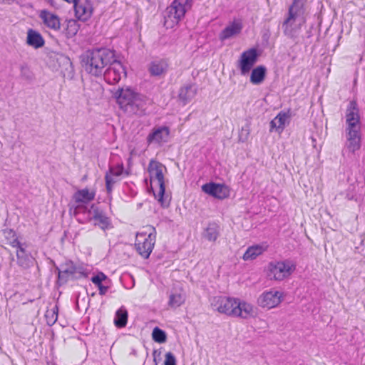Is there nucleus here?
Returning <instances> with one entry per match:
<instances>
[{
  "instance_id": "7ed1b4c3",
  "label": "nucleus",
  "mask_w": 365,
  "mask_h": 365,
  "mask_svg": "<svg viewBox=\"0 0 365 365\" xmlns=\"http://www.w3.org/2000/svg\"><path fill=\"white\" fill-rule=\"evenodd\" d=\"M296 264L289 259H275L269 262L264 272L267 278L276 282L285 281L291 277L296 271Z\"/></svg>"
},
{
  "instance_id": "5701e85b",
  "label": "nucleus",
  "mask_w": 365,
  "mask_h": 365,
  "mask_svg": "<svg viewBox=\"0 0 365 365\" xmlns=\"http://www.w3.org/2000/svg\"><path fill=\"white\" fill-rule=\"evenodd\" d=\"M123 168L120 165L110 170L106 175V189L108 192H111L113 185L117 181L118 178L122 174Z\"/></svg>"
},
{
  "instance_id": "4c0bfd02",
  "label": "nucleus",
  "mask_w": 365,
  "mask_h": 365,
  "mask_svg": "<svg viewBox=\"0 0 365 365\" xmlns=\"http://www.w3.org/2000/svg\"><path fill=\"white\" fill-rule=\"evenodd\" d=\"M165 365H176V360L175 356L170 352H168L165 356Z\"/></svg>"
},
{
  "instance_id": "393cba45",
  "label": "nucleus",
  "mask_w": 365,
  "mask_h": 365,
  "mask_svg": "<svg viewBox=\"0 0 365 365\" xmlns=\"http://www.w3.org/2000/svg\"><path fill=\"white\" fill-rule=\"evenodd\" d=\"M94 197L95 192L93 190L85 188L77 191L73 195V199L76 202L88 203L93 200Z\"/></svg>"
},
{
  "instance_id": "58836bf2",
  "label": "nucleus",
  "mask_w": 365,
  "mask_h": 365,
  "mask_svg": "<svg viewBox=\"0 0 365 365\" xmlns=\"http://www.w3.org/2000/svg\"><path fill=\"white\" fill-rule=\"evenodd\" d=\"M98 287L101 294H104L108 289V287L103 286L102 284H99Z\"/></svg>"
},
{
  "instance_id": "4be33fe9",
  "label": "nucleus",
  "mask_w": 365,
  "mask_h": 365,
  "mask_svg": "<svg viewBox=\"0 0 365 365\" xmlns=\"http://www.w3.org/2000/svg\"><path fill=\"white\" fill-rule=\"evenodd\" d=\"M63 26V28L60 31L67 38L75 36L79 29L78 24L73 19L66 20Z\"/></svg>"
},
{
  "instance_id": "423d86ee",
  "label": "nucleus",
  "mask_w": 365,
  "mask_h": 365,
  "mask_svg": "<svg viewBox=\"0 0 365 365\" xmlns=\"http://www.w3.org/2000/svg\"><path fill=\"white\" fill-rule=\"evenodd\" d=\"M192 0H174L167 9L164 24L167 29H173L178 24L185 13L191 8Z\"/></svg>"
},
{
  "instance_id": "7c9ffc66",
  "label": "nucleus",
  "mask_w": 365,
  "mask_h": 365,
  "mask_svg": "<svg viewBox=\"0 0 365 365\" xmlns=\"http://www.w3.org/2000/svg\"><path fill=\"white\" fill-rule=\"evenodd\" d=\"M219 236V231L215 225H210L205 230V237L210 242H215Z\"/></svg>"
},
{
  "instance_id": "a211bd4d",
  "label": "nucleus",
  "mask_w": 365,
  "mask_h": 365,
  "mask_svg": "<svg viewBox=\"0 0 365 365\" xmlns=\"http://www.w3.org/2000/svg\"><path fill=\"white\" fill-rule=\"evenodd\" d=\"M268 250L266 243L255 244L250 246L244 253L242 259L244 261H252L262 255Z\"/></svg>"
},
{
  "instance_id": "2f4dec72",
  "label": "nucleus",
  "mask_w": 365,
  "mask_h": 365,
  "mask_svg": "<svg viewBox=\"0 0 365 365\" xmlns=\"http://www.w3.org/2000/svg\"><path fill=\"white\" fill-rule=\"evenodd\" d=\"M185 302V295L182 293H174L170 297L169 304L173 307H178Z\"/></svg>"
},
{
  "instance_id": "4468645a",
  "label": "nucleus",
  "mask_w": 365,
  "mask_h": 365,
  "mask_svg": "<svg viewBox=\"0 0 365 365\" xmlns=\"http://www.w3.org/2000/svg\"><path fill=\"white\" fill-rule=\"evenodd\" d=\"M73 3L75 16L78 20L85 21L91 17L94 7L91 0H75Z\"/></svg>"
},
{
  "instance_id": "9d476101",
  "label": "nucleus",
  "mask_w": 365,
  "mask_h": 365,
  "mask_svg": "<svg viewBox=\"0 0 365 365\" xmlns=\"http://www.w3.org/2000/svg\"><path fill=\"white\" fill-rule=\"evenodd\" d=\"M237 299L232 297H218L215 302L217 312L228 317H236Z\"/></svg>"
},
{
  "instance_id": "f8f14e48",
  "label": "nucleus",
  "mask_w": 365,
  "mask_h": 365,
  "mask_svg": "<svg viewBox=\"0 0 365 365\" xmlns=\"http://www.w3.org/2000/svg\"><path fill=\"white\" fill-rule=\"evenodd\" d=\"M108 64L110 66L105 73V78L109 83H116L123 78H125V68L119 61L114 58Z\"/></svg>"
},
{
  "instance_id": "bb28decb",
  "label": "nucleus",
  "mask_w": 365,
  "mask_h": 365,
  "mask_svg": "<svg viewBox=\"0 0 365 365\" xmlns=\"http://www.w3.org/2000/svg\"><path fill=\"white\" fill-rule=\"evenodd\" d=\"M27 43L35 48L42 47L44 44V40L41 35L34 30H29L27 33Z\"/></svg>"
},
{
  "instance_id": "6ab92c4d",
  "label": "nucleus",
  "mask_w": 365,
  "mask_h": 365,
  "mask_svg": "<svg viewBox=\"0 0 365 365\" xmlns=\"http://www.w3.org/2000/svg\"><path fill=\"white\" fill-rule=\"evenodd\" d=\"M290 115L288 113H279L271 122H270V131L274 130L279 134H281L289 124Z\"/></svg>"
},
{
  "instance_id": "72a5a7b5",
  "label": "nucleus",
  "mask_w": 365,
  "mask_h": 365,
  "mask_svg": "<svg viewBox=\"0 0 365 365\" xmlns=\"http://www.w3.org/2000/svg\"><path fill=\"white\" fill-rule=\"evenodd\" d=\"M152 336L154 341L159 343H163L166 340L165 333L158 328H155L153 329Z\"/></svg>"
},
{
  "instance_id": "c756f323",
  "label": "nucleus",
  "mask_w": 365,
  "mask_h": 365,
  "mask_svg": "<svg viewBox=\"0 0 365 365\" xmlns=\"http://www.w3.org/2000/svg\"><path fill=\"white\" fill-rule=\"evenodd\" d=\"M146 102L147 99L145 96L137 93L133 101L134 110L131 113H137L138 111L143 110Z\"/></svg>"
},
{
  "instance_id": "cd10ccee",
  "label": "nucleus",
  "mask_w": 365,
  "mask_h": 365,
  "mask_svg": "<svg viewBox=\"0 0 365 365\" xmlns=\"http://www.w3.org/2000/svg\"><path fill=\"white\" fill-rule=\"evenodd\" d=\"M77 272L81 273L72 262H66L63 267V270L58 272V279L65 282L68 275H73Z\"/></svg>"
},
{
  "instance_id": "473e14b6",
  "label": "nucleus",
  "mask_w": 365,
  "mask_h": 365,
  "mask_svg": "<svg viewBox=\"0 0 365 365\" xmlns=\"http://www.w3.org/2000/svg\"><path fill=\"white\" fill-rule=\"evenodd\" d=\"M127 312L123 309H119L116 313L115 325L120 327H124L127 322Z\"/></svg>"
},
{
  "instance_id": "f704fd0d",
  "label": "nucleus",
  "mask_w": 365,
  "mask_h": 365,
  "mask_svg": "<svg viewBox=\"0 0 365 365\" xmlns=\"http://www.w3.org/2000/svg\"><path fill=\"white\" fill-rule=\"evenodd\" d=\"M180 98L187 101L193 97V92L189 87L182 88L179 94Z\"/></svg>"
},
{
  "instance_id": "f257e3e1",
  "label": "nucleus",
  "mask_w": 365,
  "mask_h": 365,
  "mask_svg": "<svg viewBox=\"0 0 365 365\" xmlns=\"http://www.w3.org/2000/svg\"><path fill=\"white\" fill-rule=\"evenodd\" d=\"M346 148L354 153L361 146V123L359 109L356 100L349 101L346 109Z\"/></svg>"
},
{
  "instance_id": "e433bc0d",
  "label": "nucleus",
  "mask_w": 365,
  "mask_h": 365,
  "mask_svg": "<svg viewBox=\"0 0 365 365\" xmlns=\"http://www.w3.org/2000/svg\"><path fill=\"white\" fill-rule=\"evenodd\" d=\"M106 276L103 273L100 272L97 275H96L93 277H92L91 281L95 284L98 286L99 284H101V282L103 281L106 280Z\"/></svg>"
},
{
  "instance_id": "39448f33",
  "label": "nucleus",
  "mask_w": 365,
  "mask_h": 365,
  "mask_svg": "<svg viewBox=\"0 0 365 365\" xmlns=\"http://www.w3.org/2000/svg\"><path fill=\"white\" fill-rule=\"evenodd\" d=\"M156 231L150 225L143 227L136 235L135 247L138 253L144 258H148L155 242Z\"/></svg>"
},
{
  "instance_id": "6e6552de",
  "label": "nucleus",
  "mask_w": 365,
  "mask_h": 365,
  "mask_svg": "<svg viewBox=\"0 0 365 365\" xmlns=\"http://www.w3.org/2000/svg\"><path fill=\"white\" fill-rule=\"evenodd\" d=\"M284 293L276 289H269L262 292L257 299V304L264 309H272L282 302Z\"/></svg>"
},
{
  "instance_id": "ddd939ff",
  "label": "nucleus",
  "mask_w": 365,
  "mask_h": 365,
  "mask_svg": "<svg viewBox=\"0 0 365 365\" xmlns=\"http://www.w3.org/2000/svg\"><path fill=\"white\" fill-rule=\"evenodd\" d=\"M258 56L259 54L255 48L248 49L241 54L238 60V67L241 74L246 75L250 71L257 62Z\"/></svg>"
},
{
  "instance_id": "412c9836",
  "label": "nucleus",
  "mask_w": 365,
  "mask_h": 365,
  "mask_svg": "<svg viewBox=\"0 0 365 365\" xmlns=\"http://www.w3.org/2000/svg\"><path fill=\"white\" fill-rule=\"evenodd\" d=\"M169 130L167 128H161L155 129L153 133L149 135L148 141L149 143H155L161 144L165 143L169 139Z\"/></svg>"
},
{
  "instance_id": "2eb2a0df",
  "label": "nucleus",
  "mask_w": 365,
  "mask_h": 365,
  "mask_svg": "<svg viewBox=\"0 0 365 365\" xmlns=\"http://www.w3.org/2000/svg\"><path fill=\"white\" fill-rule=\"evenodd\" d=\"M43 25L53 31H60L61 29V19L54 12L48 10H41L38 14Z\"/></svg>"
},
{
  "instance_id": "ea45409f",
  "label": "nucleus",
  "mask_w": 365,
  "mask_h": 365,
  "mask_svg": "<svg viewBox=\"0 0 365 365\" xmlns=\"http://www.w3.org/2000/svg\"><path fill=\"white\" fill-rule=\"evenodd\" d=\"M14 1V0H0V2L1 1H8V2H9V1Z\"/></svg>"
},
{
  "instance_id": "0eeeda50",
  "label": "nucleus",
  "mask_w": 365,
  "mask_h": 365,
  "mask_svg": "<svg viewBox=\"0 0 365 365\" xmlns=\"http://www.w3.org/2000/svg\"><path fill=\"white\" fill-rule=\"evenodd\" d=\"M305 22L302 3L294 1L289 9V16L285 20L283 26L286 33H291L299 29Z\"/></svg>"
},
{
  "instance_id": "c85d7f7f",
  "label": "nucleus",
  "mask_w": 365,
  "mask_h": 365,
  "mask_svg": "<svg viewBox=\"0 0 365 365\" xmlns=\"http://www.w3.org/2000/svg\"><path fill=\"white\" fill-rule=\"evenodd\" d=\"M168 68V63L165 61H156L150 63L149 71L153 76H160L163 74Z\"/></svg>"
},
{
  "instance_id": "c9c22d12",
  "label": "nucleus",
  "mask_w": 365,
  "mask_h": 365,
  "mask_svg": "<svg viewBox=\"0 0 365 365\" xmlns=\"http://www.w3.org/2000/svg\"><path fill=\"white\" fill-rule=\"evenodd\" d=\"M16 248H17L16 256L19 259V261L20 263L23 264L26 257L24 249L21 246L20 244L19 246L16 247Z\"/></svg>"
},
{
  "instance_id": "1a4fd4ad",
  "label": "nucleus",
  "mask_w": 365,
  "mask_h": 365,
  "mask_svg": "<svg viewBox=\"0 0 365 365\" xmlns=\"http://www.w3.org/2000/svg\"><path fill=\"white\" fill-rule=\"evenodd\" d=\"M137 93L130 88H122L116 93L117 103L125 112L132 113L134 110L133 101Z\"/></svg>"
},
{
  "instance_id": "a878e982",
  "label": "nucleus",
  "mask_w": 365,
  "mask_h": 365,
  "mask_svg": "<svg viewBox=\"0 0 365 365\" xmlns=\"http://www.w3.org/2000/svg\"><path fill=\"white\" fill-rule=\"evenodd\" d=\"M267 69L263 66L255 67L250 74V82L255 85L261 84L265 79Z\"/></svg>"
},
{
  "instance_id": "dca6fc26",
  "label": "nucleus",
  "mask_w": 365,
  "mask_h": 365,
  "mask_svg": "<svg viewBox=\"0 0 365 365\" xmlns=\"http://www.w3.org/2000/svg\"><path fill=\"white\" fill-rule=\"evenodd\" d=\"M257 308L252 304L237 299L236 317L247 319L257 316Z\"/></svg>"
},
{
  "instance_id": "f3484780",
  "label": "nucleus",
  "mask_w": 365,
  "mask_h": 365,
  "mask_svg": "<svg viewBox=\"0 0 365 365\" xmlns=\"http://www.w3.org/2000/svg\"><path fill=\"white\" fill-rule=\"evenodd\" d=\"M243 25L239 20H235L230 23L220 33V38L225 40L234 38L240 35L242 31Z\"/></svg>"
},
{
  "instance_id": "20e7f679",
  "label": "nucleus",
  "mask_w": 365,
  "mask_h": 365,
  "mask_svg": "<svg viewBox=\"0 0 365 365\" xmlns=\"http://www.w3.org/2000/svg\"><path fill=\"white\" fill-rule=\"evenodd\" d=\"M114 58V53L108 49L93 51L88 56L85 65L86 70L93 76L101 75L105 66Z\"/></svg>"
},
{
  "instance_id": "f03ea898",
  "label": "nucleus",
  "mask_w": 365,
  "mask_h": 365,
  "mask_svg": "<svg viewBox=\"0 0 365 365\" xmlns=\"http://www.w3.org/2000/svg\"><path fill=\"white\" fill-rule=\"evenodd\" d=\"M150 189L155 197L163 207H167L168 202L164 199L165 175L167 169L164 165L155 160H151L148 167Z\"/></svg>"
},
{
  "instance_id": "aec40b11",
  "label": "nucleus",
  "mask_w": 365,
  "mask_h": 365,
  "mask_svg": "<svg viewBox=\"0 0 365 365\" xmlns=\"http://www.w3.org/2000/svg\"><path fill=\"white\" fill-rule=\"evenodd\" d=\"M0 242L5 247H16L19 245L16 234L11 230H4L0 233Z\"/></svg>"
},
{
  "instance_id": "b1692460",
  "label": "nucleus",
  "mask_w": 365,
  "mask_h": 365,
  "mask_svg": "<svg viewBox=\"0 0 365 365\" xmlns=\"http://www.w3.org/2000/svg\"><path fill=\"white\" fill-rule=\"evenodd\" d=\"M89 212L91 215H93L94 224L96 225L99 226L103 230H105L108 227L109 220L101 211H99L97 209L92 207Z\"/></svg>"
},
{
  "instance_id": "9b49d317",
  "label": "nucleus",
  "mask_w": 365,
  "mask_h": 365,
  "mask_svg": "<svg viewBox=\"0 0 365 365\" xmlns=\"http://www.w3.org/2000/svg\"><path fill=\"white\" fill-rule=\"evenodd\" d=\"M201 188L205 194L220 200L228 198L230 195V187L224 183L208 182Z\"/></svg>"
}]
</instances>
